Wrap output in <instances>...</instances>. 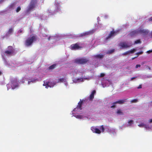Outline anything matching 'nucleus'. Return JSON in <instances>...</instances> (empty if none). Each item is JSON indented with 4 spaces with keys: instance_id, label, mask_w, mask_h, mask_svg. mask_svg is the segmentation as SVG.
<instances>
[{
    "instance_id": "obj_1",
    "label": "nucleus",
    "mask_w": 152,
    "mask_h": 152,
    "mask_svg": "<svg viewBox=\"0 0 152 152\" xmlns=\"http://www.w3.org/2000/svg\"><path fill=\"white\" fill-rule=\"evenodd\" d=\"M82 104V102H79L77 107L72 111L71 114L77 119H87L91 121H96L97 120L96 117L93 115H88L86 112L82 111L81 108Z\"/></svg>"
},
{
    "instance_id": "obj_2",
    "label": "nucleus",
    "mask_w": 152,
    "mask_h": 152,
    "mask_svg": "<svg viewBox=\"0 0 152 152\" xmlns=\"http://www.w3.org/2000/svg\"><path fill=\"white\" fill-rule=\"evenodd\" d=\"M92 76H85L84 77H80L72 78V80L73 83H78L83 82H84L85 80H90L92 79Z\"/></svg>"
},
{
    "instance_id": "obj_3",
    "label": "nucleus",
    "mask_w": 152,
    "mask_h": 152,
    "mask_svg": "<svg viewBox=\"0 0 152 152\" xmlns=\"http://www.w3.org/2000/svg\"><path fill=\"white\" fill-rule=\"evenodd\" d=\"M91 130L94 133L99 134L104 131V128L103 125L99 126H92L91 128Z\"/></svg>"
},
{
    "instance_id": "obj_4",
    "label": "nucleus",
    "mask_w": 152,
    "mask_h": 152,
    "mask_svg": "<svg viewBox=\"0 0 152 152\" xmlns=\"http://www.w3.org/2000/svg\"><path fill=\"white\" fill-rule=\"evenodd\" d=\"M148 32L149 31L148 30L140 28L137 30L132 31L130 33V35L131 36H133L138 34H141L143 35H146L147 34Z\"/></svg>"
},
{
    "instance_id": "obj_5",
    "label": "nucleus",
    "mask_w": 152,
    "mask_h": 152,
    "mask_svg": "<svg viewBox=\"0 0 152 152\" xmlns=\"http://www.w3.org/2000/svg\"><path fill=\"white\" fill-rule=\"evenodd\" d=\"M55 9L54 11H52L51 10L49 9L47 12L49 15H53L56 13L59 12L61 11V7L59 3L58 2H56L55 4Z\"/></svg>"
},
{
    "instance_id": "obj_6",
    "label": "nucleus",
    "mask_w": 152,
    "mask_h": 152,
    "mask_svg": "<svg viewBox=\"0 0 152 152\" xmlns=\"http://www.w3.org/2000/svg\"><path fill=\"white\" fill-rule=\"evenodd\" d=\"M18 82V81L16 79L12 80L11 83L8 84L7 85V90H8L11 88L12 89H14L18 87L19 86Z\"/></svg>"
},
{
    "instance_id": "obj_7",
    "label": "nucleus",
    "mask_w": 152,
    "mask_h": 152,
    "mask_svg": "<svg viewBox=\"0 0 152 152\" xmlns=\"http://www.w3.org/2000/svg\"><path fill=\"white\" fill-rule=\"evenodd\" d=\"M85 70L84 69L81 68L78 69L72 70L71 74L72 75L77 76L78 75H83L85 73Z\"/></svg>"
},
{
    "instance_id": "obj_8",
    "label": "nucleus",
    "mask_w": 152,
    "mask_h": 152,
    "mask_svg": "<svg viewBox=\"0 0 152 152\" xmlns=\"http://www.w3.org/2000/svg\"><path fill=\"white\" fill-rule=\"evenodd\" d=\"M36 40V37L34 36H31L28 38L25 41V44L27 46H31Z\"/></svg>"
},
{
    "instance_id": "obj_9",
    "label": "nucleus",
    "mask_w": 152,
    "mask_h": 152,
    "mask_svg": "<svg viewBox=\"0 0 152 152\" xmlns=\"http://www.w3.org/2000/svg\"><path fill=\"white\" fill-rule=\"evenodd\" d=\"M132 45L131 42H122L119 44V46L121 49H124L129 48Z\"/></svg>"
},
{
    "instance_id": "obj_10",
    "label": "nucleus",
    "mask_w": 152,
    "mask_h": 152,
    "mask_svg": "<svg viewBox=\"0 0 152 152\" xmlns=\"http://www.w3.org/2000/svg\"><path fill=\"white\" fill-rule=\"evenodd\" d=\"M56 84V82H50L48 80H46L44 81L43 84L44 86H45L46 88H48L49 87H52Z\"/></svg>"
},
{
    "instance_id": "obj_11",
    "label": "nucleus",
    "mask_w": 152,
    "mask_h": 152,
    "mask_svg": "<svg viewBox=\"0 0 152 152\" xmlns=\"http://www.w3.org/2000/svg\"><path fill=\"white\" fill-rule=\"evenodd\" d=\"M37 0H31L28 8V11L32 10L36 6Z\"/></svg>"
},
{
    "instance_id": "obj_12",
    "label": "nucleus",
    "mask_w": 152,
    "mask_h": 152,
    "mask_svg": "<svg viewBox=\"0 0 152 152\" xmlns=\"http://www.w3.org/2000/svg\"><path fill=\"white\" fill-rule=\"evenodd\" d=\"M106 130L108 133L111 135H116L117 131L115 129L107 127L106 129Z\"/></svg>"
},
{
    "instance_id": "obj_13",
    "label": "nucleus",
    "mask_w": 152,
    "mask_h": 152,
    "mask_svg": "<svg viewBox=\"0 0 152 152\" xmlns=\"http://www.w3.org/2000/svg\"><path fill=\"white\" fill-rule=\"evenodd\" d=\"M88 60L86 58H77L75 60V62L78 64H83L86 62Z\"/></svg>"
},
{
    "instance_id": "obj_14",
    "label": "nucleus",
    "mask_w": 152,
    "mask_h": 152,
    "mask_svg": "<svg viewBox=\"0 0 152 152\" xmlns=\"http://www.w3.org/2000/svg\"><path fill=\"white\" fill-rule=\"evenodd\" d=\"M8 50L5 51L4 55L10 56L13 53V48L12 46H9L8 48Z\"/></svg>"
},
{
    "instance_id": "obj_15",
    "label": "nucleus",
    "mask_w": 152,
    "mask_h": 152,
    "mask_svg": "<svg viewBox=\"0 0 152 152\" xmlns=\"http://www.w3.org/2000/svg\"><path fill=\"white\" fill-rule=\"evenodd\" d=\"M60 37V35H58L56 36H49L48 39L49 40H52L53 42H54L59 40Z\"/></svg>"
},
{
    "instance_id": "obj_16",
    "label": "nucleus",
    "mask_w": 152,
    "mask_h": 152,
    "mask_svg": "<svg viewBox=\"0 0 152 152\" xmlns=\"http://www.w3.org/2000/svg\"><path fill=\"white\" fill-rule=\"evenodd\" d=\"M58 83L61 82L64 83V85L67 87L68 86V83L67 82L66 79L65 78H60L58 80L57 82Z\"/></svg>"
},
{
    "instance_id": "obj_17",
    "label": "nucleus",
    "mask_w": 152,
    "mask_h": 152,
    "mask_svg": "<svg viewBox=\"0 0 152 152\" xmlns=\"http://www.w3.org/2000/svg\"><path fill=\"white\" fill-rule=\"evenodd\" d=\"M111 83V82L109 80H103L102 82V85L103 87L108 86Z\"/></svg>"
},
{
    "instance_id": "obj_18",
    "label": "nucleus",
    "mask_w": 152,
    "mask_h": 152,
    "mask_svg": "<svg viewBox=\"0 0 152 152\" xmlns=\"http://www.w3.org/2000/svg\"><path fill=\"white\" fill-rule=\"evenodd\" d=\"M70 48L72 50H77L79 49L80 48V47L78 44H75L71 45L70 46Z\"/></svg>"
},
{
    "instance_id": "obj_19",
    "label": "nucleus",
    "mask_w": 152,
    "mask_h": 152,
    "mask_svg": "<svg viewBox=\"0 0 152 152\" xmlns=\"http://www.w3.org/2000/svg\"><path fill=\"white\" fill-rule=\"evenodd\" d=\"M94 31V30H92L91 31H88L85 32L81 34H80V36L81 37H83L84 36H85L86 35H87L89 34H92Z\"/></svg>"
},
{
    "instance_id": "obj_20",
    "label": "nucleus",
    "mask_w": 152,
    "mask_h": 152,
    "mask_svg": "<svg viewBox=\"0 0 152 152\" xmlns=\"http://www.w3.org/2000/svg\"><path fill=\"white\" fill-rule=\"evenodd\" d=\"M136 51V49H134L132 50H129L126 52L124 53L123 54V55H129L130 54L133 53Z\"/></svg>"
},
{
    "instance_id": "obj_21",
    "label": "nucleus",
    "mask_w": 152,
    "mask_h": 152,
    "mask_svg": "<svg viewBox=\"0 0 152 152\" xmlns=\"http://www.w3.org/2000/svg\"><path fill=\"white\" fill-rule=\"evenodd\" d=\"M116 34V32L115 31H111L110 34L108 35V37L106 38V41H107L109 38L111 37H113L115 36Z\"/></svg>"
},
{
    "instance_id": "obj_22",
    "label": "nucleus",
    "mask_w": 152,
    "mask_h": 152,
    "mask_svg": "<svg viewBox=\"0 0 152 152\" xmlns=\"http://www.w3.org/2000/svg\"><path fill=\"white\" fill-rule=\"evenodd\" d=\"M134 124L133 120H130L128 121L127 123L126 124V127H129L132 126Z\"/></svg>"
},
{
    "instance_id": "obj_23",
    "label": "nucleus",
    "mask_w": 152,
    "mask_h": 152,
    "mask_svg": "<svg viewBox=\"0 0 152 152\" xmlns=\"http://www.w3.org/2000/svg\"><path fill=\"white\" fill-rule=\"evenodd\" d=\"M124 101L123 100H120V101H118L116 102H115L113 103V105L111 106L110 107L111 108H114L116 106L115 104H117V103L122 104L123 103H124Z\"/></svg>"
},
{
    "instance_id": "obj_24",
    "label": "nucleus",
    "mask_w": 152,
    "mask_h": 152,
    "mask_svg": "<svg viewBox=\"0 0 152 152\" xmlns=\"http://www.w3.org/2000/svg\"><path fill=\"white\" fill-rule=\"evenodd\" d=\"M38 80V79H31V80H29L28 81V85H29L31 84V83H34L36 82Z\"/></svg>"
},
{
    "instance_id": "obj_25",
    "label": "nucleus",
    "mask_w": 152,
    "mask_h": 152,
    "mask_svg": "<svg viewBox=\"0 0 152 152\" xmlns=\"http://www.w3.org/2000/svg\"><path fill=\"white\" fill-rule=\"evenodd\" d=\"M13 32V29L12 28H10L8 32L6 34V37H8L11 35Z\"/></svg>"
},
{
    "instance_id": "obj_26",
    "label": "nucleus",
    "mask_w": 152,
    "mask_h": 152,
    "mask_svg": "<svg viewBox=\"0 0 152 152\" xmlns=\"http://www.w3.org/2000/svg\"><path fill=\"white\" fill-rule=\"evenodd\" d=\"M96 93V91L95 90H93L92 91L91 94L90 95L89 97V99L90 100H91L94 98V95Z\"/></svg>"
},
{
    "instance_id": "obj_27",
    "label": "nucleus",
    "mask_w": 152,
    "mask_h": 152,
    "mask_svg": "<svg viewBox=\"0 0 152 152\" xmlns=\"http://www.w3.org/2000/svg\"><path fill=\"white\" fill-rule=\"evenodd\" d=\"M145 124L144 123V121H142L141 123L138 125V126L140 127H145Z\"/></svg>"
},
{
    "instance_id": "obj_28",
    "label": "nucleus",
    "mask_w": 152,
    "mask_h": 152,
    "mask_svg": "<svg viewBox=\"0 0 152 152\" xmlns=\"http://www.w3.org/2000/svg\"><path fill=\"white\" fill-rule=\"evenodd\" d=\"M117 114L120 115H122L123 114V113L121 110L120 109H118L117 110Z\"/></svg>"
},
{
    "instance_id": "obj_29",
    "label": "nucleus",
    "mask_w": 152,
    "mask_h": 152,
    "mask_svg": "<svg viewBox=\"0 0 152 152\" xmlns=\"http://www.w3.org/2000/svg\"><path fill=\"white\" fill-rule=\"evenodd\" d=\"M103 55L101 54H99L95 56V57L96 58H101L103 57Z\"/></svg>"
},
{
    "instance_id": "obj_30",
    "label": "nucleus",
    "mask_w": 152,
    "mask_h": 152,
    "mask_svg": "<svg viewBox=\"0 0 152 152\" xmlns=\"http://www.w3.org/2000/svg\"><path fill=\"white\" fill-rule=\"evenodd\" d=\"M146 130H149L151 129V126L149 125L145 124L144 127Z\"/></svg>"
},
{
    "instance_id": "obj_31",
    "label": "nucleus",
    "mask_w": 152,
    "mask_h": 152,
    "mask_svg": "<svg viewBox=\"0 0 152 152\" xmlns=\"http://www.w3.org/2000/svg\"><path fill=\"white\" fill-rule=\"evenodd\" d=\"M56 65L55 64H53V65L50 66L49 67V69H54L56 66Z\"/></svg>"
},
{
    "instance_id": "obj_32",
    "label": "nucleus",
    "mask_w": 152,
    "mask_h": 152,
    "mask_svg": "<svg viewBox=\"0 0 152 152\" xmlns=\"http://www.w3.org/2000/svg\"><path fill=\"white\" fill-rule=\"evenodd\" d=\"M21 10V8L20 7H17L16 11L17 12H18Z\"/></svg>"
},
{
    "instance_id": "obj_33",
    "label": "nucleus",
    "mask_w": 152,
    "mask_h": 152,
    "mask_svg": "<svg viewBox=\"0 0 152 152\" xmlns=\"http://www.w3.org/2000/svg\"><path fill=\"white\" fill-rule=\"evenodd\" d=\"M2 57L4 59V62H5V64L7 65H8L9 64H8V63H7V62L6 60L5 59V58H4V56L3 55V54H2Z\"/></svg>"
},
{
    "instance_id": "obj_34",
    "label": "nucleus",
    "mask_w": 152,
    "mask_h": 152,
    "mask_svg": "<svg viewBox=\"0 0 152 152\" xmlns=\"http://www.w3.org/2000/svg\"><path fill=\"white\" fill-rule=\"evenodd\" d=\"M138 101V100L137 99H134L131 101V103H136Z\"/></svg>"
},
{
    "instance_id": "obj_35",
    "label": "nucleus",
    "mask_w": 152,
    "mask_h": 152,
    "mask_svg": "<svg viewBox=\"0 0 152 152\" xmlns=\"http://www.w3.org/2000/svg\"><path fill=\"white\" fill-rule=\"evenodd\" d=\"M135 44H138V43H141V41L140 40L138 39L137 40L135 41L134 42Z\"/></svg>"
},
{
    "instance_id": "obj_36",
    "label": "nucleus",
    "mask_w": 152,
    "mask_h": 152,
    "mask_svg": "<svg viewBox=\"0 0 152 152\" xmlns=\"http://www.w3.org/2000/svg\"><path fill=\"white\" fill-rule=\"evenodd\" d=\"M142 53L143 52L142 51H140L137 53L136 54L137 55V56H138V55L142 54Z\"/></svg>"
},
{
    "instance_id": "obj_37",
    "label": "nucleus",
    "mask_w": 152,
    "mask_h": 152,
    "mask_svg": "<svg viewBox=\"0 0 152 152\" xmlns=\"http://www.w3.org/2000/svg\"><path fill=\"white\" fill-rule=\"evenodd\" d=\"M114 51V50H112L110 51H109L108 52V53H113Z\"/></svg>"
},
{
    "instance_id": "obj_38",
    "label": "nucleus",
    "mask_w": 152,
    "mask_h": 152,
    "mask_svg": "<svg viewBox=\"0 0 152 152\" xmlns=\"http://www.w3.org/2000/svg\"><path fill=\"white\" fill-rule=\"evenodd\" d=\"M104 75V73H101L100 75V77H103Z\"/></svg>"
},
{
    "instance_id": "obj_39",
    "label": "nucleus",
    "mask_w": 152,
    "mask_h": 152,
    "mask_svg": "<svg viewBox=\"0 0 152 152\" xmlns=\"http://www.w3.org/2000/svg\"><path fill=\"white\" fill-rule=\"evenodd\" d=\"M140 64H137L136 66V68H137L138 67H140Z\"/></svg>"
},
{
    "instance_id": "obj_40",
    "label": "nucleus",
    "mask_w": 152,
    "mask_h": 152,
    "mask_svg": "<svg viewBox=\"0 0 152 152\" xmlns=\"http://www.w3.org/2000/svg\"><path fill=\"white\" fill-rule=\"evenodd\" d=\"M147 53H150L152 52V50H149V51H147Z\"/></svg>"
},
{
    "instance_id": "obj_41",
    "label": "nucleus",
    "mask_w": 152,
    "mask_h": 152,
    "mask_svg": "<svg viewBox=\"0 0 152 152\" xmlns=\"http://www.w3.org/2000/svg\"><path fill=\"white\" fill-rule=\"evenodd\" d=\"M148 121L150 123H152V119H149Z\"/></svg>"
},
{
    "instance_id": "obj_42",
    "label": "nucleus",
    "mask_w": 152,
    "mask_h": 152,
    "mask_svg": "<svg viewBox=\"0 0 152 152\" xmlns=\"http://www.w3.org/2000/svg\"><path fill=\"white\" fill-rule=\"evenodd\" d=\"M119 128L120 129H123V126H120Z\"/></svg>"
},
{
    "instance_id": "obj_43",
    "label": "nucleus",
    "mask_w": 152,
    "mask_h": 152,
    "mask_svg": "<svg viewBox=\"0 0 152 152\" xmlns=\"http://www.w3.org/2000/svg\"><path fill=\"white\" fill-rule=\"evenodd\" d=\"M136 78V77H132L131 78V80H133V79H135V78Z\"/></svg>"
},
{
    "instance_id": "obj_44",
    "label": "nucleus",
    "mask_w": 152,
    "mask_h": 152,
    "mask_svg": "<svg viewBox=\"0 0 152 152\" xmlns=\"http://www.w3.org/2000/svg\"><path fill=\"white\" fill-rule=\"evenodd\" d=\"M149 20L150 21H152V17L149 19Z\"/></svg>"
},
{
    "instance_id": "obj_45",
    "label": "nucleus",
    "mask_w": 152,
    "mask_h": 152,
    "mask_svg": "<svg viewBox=\"0 0 152 152\" xmlns=\"http://www.w3.org/2000/svg\"><path fill=\"white\" fill-rule=\"evenodd\" d=\"M137 57V56L136 57H134V58H132V60H133V59H134L135 58H136Z\"/></svg>"
},
{
    "instance_id": "obj_46",
    "label": "nucleus",
    "mask_w": 152,
    "mask_h": 152,
    "mask_svg": "<svg viewBox=\"0 0 152 152\" xmlns=\"http://www.w3.org/2000/svg\"><path fill=\"white\" fill-rule=\"evenodd\" d=\"M141 88V86L140 85V86L138 88Z\"/></svg>"
},
{
    "instance_id": "obj_47",
    "label": "nucleus",
    "mask_w": 152,
    "mask_h": 152,
    "mask_svg": "<svg viewBox=\"0 0 152 152\" xmlns=\"http://www.w3.org/2000/svg\"><path fill=\"white\" fill-rule=\"evenodd\" d=\"M22 83H23L24 82V81H22L21 82H20Z\"/></svg>"
},
{
    "instance_id": "obj_48",
    "label": "nucleus",
    "mask_w": 152,
    "mask_h": 152,
    "mask_svg": "<svg viewBox=\"0 0 152 152\" xmlns=\"http://www.w3.org/2000/svg\"><path fill=\"white\" fill-rule=\"evenodd\" d=\"M105 18H107L108 17V16L107 15H106L105 16Z\"/></svg>"
},
{
    "instance_id": "obj_49",
    "label": "nucleus",
    "mask_w": 152,
    "mask_h": 152,
    "mask_svg": "<svg viewBox=\"0 0 152 152\" xmlns=\"http://www.w3.org/2000/svg\"><path fill=\"white\" fill-rule=\"evenodd\" d=\"M99 17H98L97 18V20H99Z\"/></svg>"
},
{
    "instance_id": "obj_50",
    "label": "nucleus",
    "mask_w": 152,
    "mask_h": 152,
    "mask_svg": "<svg viewBox=\"0 0 152 152\" xmlns=\"http://www.w3.org/2000/svg\"><path fill=\"white\" fill-rule=\"evenodd\" d=\"M1 72L0 71V75H1Z\"/></svg>"
},
{
    "instance_id": "obj_51",
    "label": "nucleus",
    "mask_w": 152,
    "mask_h": 152,
    "mask_svg": "<svg viewBox=\"0 0 152 152\" xmlns=\"http://www.w3.org/2000/svg\"><path fill=\"white\" fill-rule=\"evenodd\" d=\"M42 19H45V18H42Z\"/></svg>"
},
{
    "instance_id": "obj_52",
    "label": "nucleus",
    "mask_w": 152,
    "mask_h": 152,
    "mask_svg": "<svg viewBox=\"0 0 152 152\" xmlns=\"http://www.w3.org/2000/svg\"><path fill=\"white\" fill-rule=\"evenodd\" d=\"M19 31H20V32H22L21 30H20Z\"/></svg>"
},
{
    "instance_id": "obj_53",
    "label": "nucleus",
    "mask_w": 152,
    "mask_h": 152,
    "mask_svg": "<svg viewBox=\"0 0 152 152\" xmlns=\"http://www.w3.org/2000/svg\"><path fill=\"white\" fill-rule=\"evenodd\" d=\"M0 0V2L1 1H3V0Z\"/></svg>"
},
{
    "instance_id": "obj_54",
    "label": "nucleus",
    "mask_w": 152,
    "mask_h": 152,
    "mask_svg": "<svg viewBox=\"0 0 152 152\" xmlns=\"http://www.w3.org/2000/svg\"><path fill=\"white\" fill-rule=\"evenodd\" d=\"M151 35H152V32H151Z\"/></svg>"
}]
</instances>
